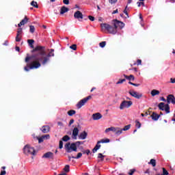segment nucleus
I'll return each instance as SVG.
<instances>
[{"label":"nucleus","instance_id":"nucleus-22","mask_svg":"<svg viewBox=\"0 0 175 175\" xmlns=\"http://www.w3.org/2000/svg\"><path fill=\"white\" fill-rule=\"evenodd\" d=\"M159 94H160L159 90H152L151 91L152 96H155L156 95H159Z\"/></svg>","mask_w":175,"mask_h":175},{"label":"nucleus","instance_id":"nucleus-42","mask_svg":"<svg viewBox=\"0 0 175 175\" xmlns=\"http://www.w3.org/2000/svg\"><path fill=\"white\" fill-rule=\"evenodd\" d=\"M69 168H70L69 165H66V166L64 167V170L66 171V173H68V172H69Z\"/></svg>","mask_w":175,"mask_h":175},{"label":"nucleus","instance_id":"nucleus-26","mask_svg":"<svg viewBox=\"0 0 175 175\" xmlns=\"http://www.w3.org/2000/svg\"><path fill=\"white\" fill-rule=\"evenodd\" d=\"M67 113L68 114V116H74V114H76V111L71 109L68 111Z\"/></svg>","mask_w":175,"mask_h":175},{"label":"nucleus","instance_id":"nucleus-63","mask_svg":"<svg viewBox=\"0 0 175 175\" xmlns=\"http://www.w3.org/2000/svg\"><path fill=\"white\" fill-rule=\"evenodd\" d=\"M57 124H58V125H62V122H57Z\"/></svg>","mask_w":175,"mask_h":175},{"label":"nucleus","instance_id":"nucleus-8","mask_svg":"<svg viewBox=\"0 0 175 175\" xmlns=\"http://www.w3.org/2000/svg\"><path fill=\"white\" fill-rule=\"evenodd\" d=\"M159 109H160V110H165L167 114L170 113V107H169V104L165 105V103H160L159 104Z\"/></svg>","mask_w":175,"mask_h":175},{"label":"nucleus","instance_id":"nucleus-33","mask_svg":"<svg viewBox=\"0 0 175 175\" xmlns=\"http://www.w3.org/2000/svg\"><path fill=\"white\" fill-rule=\"evenodd\" d=\"M29 28H30L29 31L31 33H33V32H35V27L33 25H30Z\"/></svg>","mask_w":175,"mask_h":175},{"label":"nucleus","instance_id":"nucleus-60","mask_svg":"<svg viewBox=\"0 0 175 175\" xmlns=\"http://www.w3.org/2000/svg\"><path fill=\"white\" fill-rule=\"evenodd\" d=\"M144 173L145 174H150V170L148 169Z\"/></svg>","mask_w":175,"mask_h":175},{"label":"nucleus","instance_id":"nucleus-34","mask_svg":"<svg viewBox=\"0 0 175 175\" xmlns=\"http://www.w3.org/2000/svg\"><path fill=\"white\" fill-rule=\"evenodd\" d=\"M129 129H131V124L125 126L123 129H122V131H129Z\"/></svg>","mask_w":175,"mask_h":175},{"label":"nucleus","instance_id":"nucleus-14","mask_svg":"<svg viewBox=\"0 0 175 175\" xmlns=\"http://www.w3.org/2000/svg\"><path fill=\"white\" fill-rule=\"evenodd\" d=\"M92 118L94 121L100 120L102 118V115L100 113H96L92 115Z\"/></svg>","mask_w":175,"mask_h":175},{"label":"nucleus","instance_id":"nucleus-45","mask_svg":"<svg viewBox=\"0 0 175 175\" xmlns=\"http://www.w3.org/2000/svg\"><path fill=\"white\" fill-rule=\"evenodd\" d=\"M64 147V142L62 141H59V148L61 149Z\"/></svg>","mask_w":175,"mask_h":175},{"label":"nucleus","instance_id":"nucleus-25","mask_svg":"<svg viewBox=\"0 0 175 175\" xmlns=\"http://www.w3.org/2000/svg\"><path fill=\"white\" fill-rule=\"evenodd\" d=\"M116 127H109L105 129V133H109V132H114Z\"/></svg>","mask_w":175,"mask_h":175},{"label":"nucleus","instance_id":"nucleus-59","mask_svg":"<svg viewBox=\"0 0 175 175\" xmlns=\"http://www.w3.org/2000/svg\"><path fill=\"white\" fill-rule=\"evenodd\" d=\"M116 13H118V10L113 11L112 14H116Z\"/></svg>","mask_w":175,"mask_h":175},{"label":"nucleus","instance_id":"nucleus-57","mask_svg":"<svg viewBox=\"0 0 175 175\" xmlns=\"http://www.w3.org/2000/svg\"><path fill=\"white\" fill-rule=\"evenodd\" d=\"M170 83H172V84H174V83H175V78L174 79L171 78L170 79Z\"/></svg>","mask_w":175,"mask_h":175},{"label":"nucleus","instance_id":"nucleus-38","mask_svg":"<svg viewBox=\"0 0 175 175\" xmlns=\"http://www.w3.org/2000/svg\"><path fill=\"white\" fill-rule=\"evenodd\" d=\"M135 126L137 128H140L142 126V124L140 123V122L136 120L135 121Z\"/></svg>","mask_w":175,"mask_h":175},{"label":"nucleus","instance_id":"nucleus-44","mask_svg":"<svg viewBox=\"0 0 175 175\" xmlns=\"http://www.w3.org/2000/svg\"><path fill=\"white\" fill-rule=\"evenodd\" d=\"M88 18L90 20V21H95V17L92 16H88Z\"/></svg>","mask_w":175,"mask_h":175},{"label":"nucleus","instance_id":"nucleus-56","mask_svg":"<svg viewBox=\"0 0 175 175\" xmlns=\"http://www.w3.org/2000/svg\"><path fill=\"white\" fill-rule=\"evenodd\" d=\"M6 174V171L5 170H1L0 175H5Z\"/></svg>","mask_w":175,"mask_h":175},{"label":"nucleus","instance_id":"nucleus-61","mask_svg":"<svg viewBox=\"0 0 175 175\" xmlns=\"http://www.w3.org/2000/svg\"><path fill=\"white\" fill-rule=\"evenodd\" d=\"M16 51H20V47L16 46Z\"/></svg>","mask_w":175,"mask_h":175},{"label":"nucleus","instance_id":"nucleus-36","mask_svg":"<svg viewBox=\"0 0 175 175\" xmlns=\"http://www.w3.org/2000/svg\"><path fill=\"white\" fill-rule=\"evenodd\" d=\"M23 33V29L22 28H18L17 31L16 35L21 36V35Z\"/></svg>","mask_w":175,"mask_h":175},{"label":"nucleus","instance_id":"nucleus-49","mask_svg":"<svg viewBox=\"0 0 175 175\" xmlns=\"http://www.w3.org/2000/svg\"><path fill=\"white\" fill-rule=\"evenodd\" d=\"M90 152H91L90 150H86L83 152V154H87V155H89Z\"/></svg>","mask_w":175,"mask_h":175},{"label":"nucleus","instance_id":"nucleus-30","mask_svg":"<svg viewBox=\"0 0 175 175\" xmlns=\"http://www.w3.org/2000/svg\"><path fill=\"white\" fill-rule=\"evenodd\" d=\"M81 157H83V154L81 152H79L76 157H72L74 159H79Z\"/></svg>","mask_w":175,"mask_h":175},{"label":"nucleus","instance_id":"nucleus-29","mask_svg":"<svg viewBox=\"0 0 175 175\" xmlns=\"http://www.w3.org/2000/svg\"><path fill=\"white\" fill-rule=\"evenodd\" d=\"M31 6H33V8H36V9H38V8H39V5H38V3L36 1H32L31 3Z\"/></svg>","mask_w":175,"mask_h":175},{"label":"nucleus","instance_id":"nucleus-41","mask_svg":"<svg viewBox=\"0 0 175 175\" xmlns=\"http://www.w3.org/2000/svg\"><path fill=\"white\" fill-rule=\"evenodd\" d=\"M21 40V36L16 34V42H20Z\"/></svg>","mask_w":175,"mask_h":175},{"label":"nucleus","instance_id":"nucleus-43","mask_svg":"<svg viewBox=\"0 0 175 175\" xmlns=\"http://www.w3.org/2000/svg\"><path fill=\"white\" fill-rule=\"evenodd\" d=\"M135 172H136V170L135 169L133 170H130L129 174V175H133V173H135Z\"/></svg>","mask_w":175,"mask_h":175},{"label":"nucleus","instance_id":"nucleus-62","mask_svg":"<svg viewBox=\"0 0 175 175\" xmlns=\"http://www.w3.org/2000/svg\"><path fill=\"white\" fill-rule=\"evenodd\" d=\"M161 100H163V102H166V99H165L163 97H161Z\"/></svg>","mask_w":175,"mask_h":175},{"label":"nucleus","instance_id":"nucleus-64","mask_svg":"<svg viewBox=\"0 0 175 175\" xmlns=\"http://www.w3.org/2000/svg\"><path fill=\"white\" fill-rule=\"evenodd\" d=\"M128 3H132V0H129Z\"/></svg>","mask_w":175,"mask_h":175},{"label":"nucleus","instance_id":"nucleus-27","mask_svg":"<svg viewBox=\"0 0 175 175\" xmlns=\"http://www.w3.org/2000/svg\"><path fill=\"white\" fill-rule=\"evenodd\" d=\"M98 158L102 161H105V155L102 154V153H98Z\"/></svg>","mask_w":175,"mask_h":175},{"label":"nucleus","instance_id":"nucleus-21","mask_svg":"<svg viewBox=\"0 0 175 175\" xmlns=\"http://www.w3.org/2000/svg\"><path fill=\"white\" fill-rule=\"evenodd\" d=\"M152 120H154V121H158L159 119V115L157 114L156 113L153 112L151 115Z\"/></svg>","mask_w":175,"mask_h":175},{"label":"nucleus","instance_id":"nucleus-17","mask_svg":"<svg viewBox=\"0 0 175 175\" xmlns=\"http://www.w3.org/2000/svg\"><path fill=\"white\" fill-rule=\"evenodd\" d=\"M54 157V153L51 152H48L42 156V158H53Z\"/></svg>","mask_w":175,"mask_h":175},{"label":"nucleus","instance_id":"nucleus-4","mask_svg":"<svg viewBox=\"0 0 175 175\" xmlns=\"http://www.w3.org/2000/svg\"><path fill=\"white\" fill-rule=\"evenodd\" d=\"M64 147L67 152H71L72 151H77V146L75 143L70 144L68 142L66 144Z\"/></svg>","mask_w":175,"mask_h":175},{"label":"nucleus","instance_id":"nucleus-5","mask_svg":"<svg viewBox=\"0 0 175 175\" xmlns=\"http://www.w3.org/2000/svg\"><path fill=\"white\" fill-rule=\"evenodd\" d=\"M133 105V103L131 100H123L120 105V110H124V109H129L131 106Z\"/></svg>","mask_w":175,"mask_h":175},{"label":"nucleus","instance_id":"nucleus-3","mask_svg":"<svg viewBox=\"0 0 175 175\" xmlns=\"http://www.w3.org/2000/svg\"><path fill=\"white\" fill-rule=\"evenodd\" d=\"M23 152L26 155H36V150H35V148L33 147L26 145L23 148Z\"/></svg>","mask_w":175,"mask_h":175},{"label":"nucleus","instance_id":"nucleus-55","mask_svg":"<svg viewBox=\"0 0 175 175\" xmlns=\"http://www.w3.org/2000/svg\"><path fill=\"white\" fill-rule=\"evenodd\" d=\"M137 65H142V59L137 60Z\"/></svg>","mask_w":175,"mask_h":175},{"label":"nucleus","instance_id":"nucleus-32","mask_svg":"<svg viewBox=\"0 0 175 175\" xmlns=\"http://www.w3.org/2000/svg\"><path fill=\"white\" fill-rule=\"evenodd\" d=\"M99 46H100V47L103 49V47H105L106 46V41H103V42H100Z\"/></svg>","mask_w":175,"mask_h":175},{"label":"nucleus","instance_id":"nucleus-9","mask_svg":"<svg viewBox=\"0 0 175 175\" xmlns=\"http://www.w3.org/2000/svg\"><path fill=\"white\" fill-rule=\"evenodd\" d=\"M129 94H130L131 96H133V98H135L136 99H140V98H143V94L142 93H139L135 90H130Z\"/></svg>","mask_w":175,"mask_h":175},{"label":"nucleus","instance_id":"nucleus-10","mask_svg":"<svg viewBox=\"0 0 175 175\" xmlns=\"http://www.w3.org/2000/svg\"><path fill=\"white\" fill-rule=\"evenodd\" d=\"M113 25L116 28H120V29H122V28L125 27V24L124 23L117 20L113 21Z\"/></svg>","mask_w":175,"mask_h":175},{"label":"nucleus","instance_id":"nucleus-18","mask_svg":"<svg viewBox=\"0 0 175 175\" xmlns=\"http://www.w3.org/2000/svg\"><path fill=\"white\" fill-rule=\"evenodd\" d=\"M28 23V18L27 16L25 17L23 20H22L20 23H18V27H21V25H25Z\"/></svg>","mask_w":175,"mask_h":175},{"label":"nucleus","instance_id":"nucleus-40","mask_svg":"<svg viewBox=\"0 0 175 175\" xmlns=\"http://www.w3.org/2000/svg\"><path fill=\"white\" fill-rule=\"evenodd\" d=\"M124 81H126L125 79H119V81L116 83V84H122V83H124Z\"/></svg>","mask_w":175,"mask_h":175},{"label":"nucleus","instance_id":"nucleus-58","mask_svg":"<svg viewBox=\"0 0 175 175\" xmlns=\"http://www.w3.org/2000/svg\"><path fill=\"white\" fill-rule=\"evenodd\" d=\"M73 122H75V120L71 119V120H70L69 125H72V124H73Z\"/></svg>","mask_w":175,"mask_h":175},{"label":"nucleus","instance_id":"nucleus-28","mask_svg":"<svg viewBox=\"0 0 175 175\" xmlns=\"http://www.w3.org/2000/svg\"><path fill=\"white\" fill-rule=\"evenodd\" d=\"M63 142H68V140H70V137L68 135H65L62 137Z\"/></svg>","mask_w":175,"mask_h":175},{"label":"nucleus","instance_id":"nucleus-50","mask_svg":"<svg viewBox=\"0 0 175 175\" xmlns=\"http://www.w3.org/2000/svg\"><path fill=\"white\" fill-rule=\"evenodd\" d=\"M118 0H109V3H116Z\"/></svg>","mask_w":175,"mask_h":175},{"label":"nucleus","instance_id":"nucleus-11","mask_svg":"<svg viewBox=\"0 0 175 175\" xmlns=\"http://www.w3.org/2000/svg\"><path fill=\"white\" fill-rule=\"evenodd\" d=\"M167 103H173L174 105V103H175L174 96H173V94L168 95V96L167 98Z\"/></svg>","mask_w":175,"mask_h":175},{"label":"nucleus","instance_id":"nucleus-24","mask_svg":"<svg viewBox=\"0 0 175 175\" xmlns=\"http://www.w3.org/2000/svg\"><path fill=\"white\" fill-rule=\"evenodd\" d=\"M148 163L149 165H152L153 167H155V166H157V161L154 159H150V161Z\"/></svg>","mask_w":175,"mask_h":175},{"label":"nucleus","instance_id":"nucleus-46","mask_svg":"<svg viewBox=\"0 0 175 175\" xmlns=\"http://www.w3.org/2000/svg\"><path fill=\"white\" fill-rule=\"evenodd\" d=\"M129 84H131V85H134L135 87H139V85H140V84H137V83H133L132 82H129Z\"/></svg>","mask_w":175,"mask_h":175},{"label":"nucleus","instance_id":"nucleus-2","mask_svg":"<svg viewBox=\"0 0 175 175\" xmlns=\"http://www.w3.org/2000/svg\"><path fill=\"white\" fill-rule=\"evenodd\" d=\"M102 29H107L109 33H113V35L117 33V27H113L107 23H103L100 25Z\"/></svg>","mask_w":175,"mask_h":175},{"label":"nucleus","instance_id":"nucleus-31","mask_svg":"<svg viewBox=\"0 0 175 175\" xmlns=\"http://www.w3.org/2000/svg\"><path fill=\"white\" fill-rule=\"evenodd\" d=\"M162 170H163V174L161 175H169V172H167V170H166V169H165V167H163Z\"/></svg>","mask_w":175,"mask_h":175},{"label":"nucleus","instance_id":"nucleus-7","mask_svg":"<svg viewBox=\"0 0 175 175\" xmlns=\"http://www.w3.org/2000/svg\"><path fill=\"white\" fill-rule=\"evenodd\" d=\"M100 143H110V139L107 138V139H103L100 141H98L97 142V144L93 149V152H96V151H98V150L100 148Z\"/></svg>","mask_w":175,"mask_h":175},{"label":"nucleus","instance_id":"nucleus-47","mask_svg":"<svg viewBox=\"0 0 175 175\" xmlns=\"http://www.w3.org/2000/svg\"><path fill=\"white\" fill-rule=\"evenodd\" d=\"M43 140H44V138L42 136L40 138H38V143H43Z\"/></svg>","mask_w":175,"mask_h":175},{"label":"nucleus","instance_id":"nucleus-16","mask_svg":"<svg viewBox=\"0 0 175 175\" xmlns=\"http://www.w3.org/2000/svg\"><path fill=\"white\" fill-rule=\"evenodd\" d=\"M88 133L85 131H83L82 133H80L79 137V139H81V140H84L85 139H87V136H88Z\"/></svg>","mask_w":175,"mask_h":175},{"label":"nucleus","instance_id":"nucleus-15","mask_svg":"<svg viewBox=\"0 0 175 175\" xmlns=\"http://www.w3.org/2000/svg\"><path fill=\"white\" fill-rule=\"evenodd\" d=\"M117 136H120L122 133V129L120 127H115V131L113 132Z\"/></svg>","mask_w":175,"mask_h":175},{"label":"nucleus","instance_id":"nucleus-19","mask_svg":"<svg viewBox=\"0 0 175 175\" xmlns=\"http://www.w3.org/2000/svg\"><path fill=\"white\" fill-rule=\"evenodd\" d=\"M42 132H43V133H47L48 132H50V126H42Z\"/></svg>","mask_w":175,"mask_h":175},{"label":"nucleus","instance_id":"nucleus-6","mask_svg":"<svg viewBox=\"0 0 175 175\" xmlns=\"http://www.w3.org/2000/svg\"><path fill=\"white\" fill-rule=\"evenodd\" d=\"M92 96H88L86 98H84L83 99L81 100L77 104V109H81L82 106H84L89 100L91 99Z\"/></svg>","mask_w":175,"mask_h":175},{"label":"nucleus","instance_id":"nucleus-37","mask_svg":"<svg viewBox=\"0 0 175 175\" xmlns=\"http://www.w3.org/2000/svg\"><path fill=\"white\" fill-rule=\"evenodd\" d=\"M70 49H71V50L76 51L77 50V45L74 44L70 46Z\"/></svg>","mask_w":175,"mask_h":175},{"label":"nucleus","instance_id":"nucleus-20","mask_svg":"<svg viewBox=\"0 0 175 175\" xmlns=\"http://www.w3.org/2000/svg\"><path fill=\"white\" fill-rule=\"evenodd\" d=\"M67 12H69V8L63 6L60 10V14H64V13H67Z\"/></svg>","mask_w":175,"mask_h":175},{"label":"nucleus","instance_id":"nucleus-51","mask_svg":"<svg viewBox=\"0 0 175 175\" xmlns=\"http://www.w3.org/2000/svg\"><path fill=\"white\" fill-rule=\"evenodd\" d=\"M42 137L44 139H50V135H42Z\"/></svg>","mask_w":175,"mask_h":175},{"label":"nucleus","instance_id":"nucleus-48","mask_svg":"<svg viewBox=\"0 0 175 175\" xmlns=\"http://www.w3.org/2000/svg\"><path fill=\"white\" fill-rule=\"evenodd\" d=\"M138 7L140 8V6H144V2H137Z\"/></svg>","mask_w":175,"mask_h":175},{"label":"nucleus","instance_id":"nucleus-13","mask_svg":"<svg viewBox=\"0 0 175 175\" xmlns=\"http://www.w3.org/2000/svg\"><path fill=\"white\" fill-rule=\"evenodd\" d=\"M77 135H79V129L75 127L72 131V139H77Z\"/></svg>","mask_w":175,"mask_h":175},{"label":"nucleus","instance_id":"nucleus-35","mask_svg":"<svg viewBox=\"0 0 175 175\" xmlns=\"http://www.w3.org/2000/svg\"><path fill=\"white\" fill-rule=\"evenodd\" d=\"M127 8H128V6H126L125 10L123 11L124 14H126L125 18H129V14H128V11H126Z\"/></svg>","mask_w":175,"mask_h":175},{"label":"nucleus","instance_id":"nucleus-53","mask_svg":"<svg viewBox=\"0 0 175 175\" xmlns=\"http://www.w3.org/2000/svg\"><path fill=\"white\" fill-rule=\"evenodd\" d=\"M75 145H76L77 147V146H80V144H83V142H75Z\"/></svg>","mask_w":175,"mask_h":175},{"label":"nucleus","instance_id":"nucleus-52","mask_svg":"<svg viewBox=\"0 0 175 175\" xmlns=\"http://www.w3.org/2000/svg\"><path fill=\"white\" fill-rule=\"evenodd\" d=\"M64 5H69V0H63Z\"/></svg>","mask_w":175,"mask_h":175},{"label":"nucleus","instance_id":"nucleus-23","mask_svg":"<svg viewBox=\"0 0 175 175\" xmlns=\"http://www.w3.org/2000/svg\"><path fill=\"white\" fill-rule=\"evenodd\" d=\"M124 77H125V79H126L127 80H135V77L133 75H131L129 76L124 75Z\"/></svg>","mask_w":175,"mask_h":175},{"label":"nucleus","instance_id":"nucleus-1","mask_svg":"<svg viewBox=\"0 0 175 175\" xmlns=\"http://www.w3.org/2000/svg\"><path fill=\"white\" fill-rule=\"evenodd\" d=\"M36 52V54L28 56L25 58V62H29V59L32 61L24 68L26 72H29V69H38L40 68L42 65H46V64L50 61V57H54V49H51L47 54L46 53V48L42 46H37L31 51V53Z\"/></svg>","mask_w":175,"mask_h":175},{"label":"nucleus","instance_id":"nucleus-12","mask_svg":"<svg viewBox=\"0 0 175 175\" xmlns=\"http://www.w3.org/2000/svg\"><path fill=\"white\" fill-rule=\"evenodd\" d=\"M75 18H77V20H80V18L82 20L83 18V13L80 11H77L74 14Z\"/></svg>","mask_w":175,"mask_h":175},{"label":"nucleus","instance_id":"nucleus-54","mask_svg":"<svg viewBox=\"0 0 175 175\" xmlns=\"http://www.w3.org/2000/svg\"><path fill=\"white\" fill-rule=\"evenodd\" d=\"M75 145H76L77 147V146H80V144H83V142H75Z\"/></svg>","mask_w":175,"mask_h":175},{"label":"nucleus","instance_id":"nucleus-39","mask_svg":"<svg viewBox=\"0 0 175 175\" xmlns=\"http://www.w3.org/2000/svg\"><path fill=\"white\" fill-rule=\"evenodd\" d=\"M27 43L29 44V46L32 45L33 43H35V40H28Z\"/></svg>","mask_w":175,"mask_h":175}]
</instances>
